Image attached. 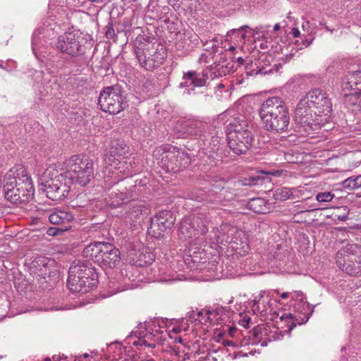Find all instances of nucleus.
I'll use <instances>...</instances> for the list:
<instances>
[{
	"mask_svg": "<svg viewBox=\"0 0 361 361\" xmlns=\"http://www.w3.org/2000/svg\"><path fill=\"white\" fill-rule=\"evenodd\" d=\"M45 361H51V359L49 357L46 358Z\"/></svg>",
	"mask_w": 361,
	"mask_h": 361,
	"instance_id": "nucleus-61",
	"label": "nucleus"
},
{
	"mask_svg": "<svg viewBox=\"0 0 361 361\" xmlns=\"http://www.w3.org/2000/svg\"><path fill=\"white\" fill-rule=\"evenodd\" d=\"M60 166L56 164H49L46 169L37 171L39 190L45 193L47 197L54 201H59L66 197L70 192V186L66 183V178L57 173Z\"/></svg>",
	"mask_w": 361,
	"mask_h": 361,
	"instance_id": "nucleus-2",
	"label": "nucleus"
},
{
	"mask_svg": "<svg viewBox=\"0 0 361 361\" xmlns=\"http://www.w3.org/2000/svg\"><path fill=\"white\" fill-rule=\"evenodd\" d=\"M293 298L299 301L298 304L295 305V310L302 313L304 315V317L301 319V320H299L296 316L293 317L292 314H289L288 316H287V319H290L293 320L292 324L290 326V329H293V328L297 324H301L306 322L309 319L308 312H306V310H309V304H307L306 302H304L305 298L302 292H294Z\"/></svg>",
	"mask_w": 361,
	"mask_h": 361,
	"instance_id": "nucleus-18",
	"label": "nucleus"
},
{
	"mask_svg": "<svg viewBox=\"0 0 361 361\" xmlns=\"http://www.w3.org/2000/svg\"><path fill=\"white\" fill-rule=\"evenodd\" d=\"M194 226L191 224L188 216L182 219L179 225L180 238L186 240L196 236Z\"/></svg>",
	"mask_w": 361,
	"mask_h": 361,
	"instance_id": "nucleus-28",
	"label": "nucleus"
},
{
	"mask_svg": "<svg viewBox=\"0 0 361 361\" xmlns=\"http://www.w3.org/2000/svg\"><path fill=\"white\" fill-rule=\"evenodd\" d=\"M149 209L142 202H133L129 205L128 210L125 213L124 219L126 224L132 226L140 224L147 217Z\"/></svg>",
	"mask_w": 361,
	"mask_h": 361,
	"instance_id": "nucleus-13",
	"label": "nucleus"
},
{
	"mask_svg": "<svg viewBox=\"0 0 361 361\" xmlns=\"http://www.w3.org/2000/svg\"><path fill=\"white\" fill-rule=\"evenodd\" d=\"M73 219V216L71 212L62 210H56L49 216V220L52 224H66Z\"/></svg>",
	"mask_w": 361,
	"mask_h": 361,
	"instance_id": "nucleus-27",
	"label": "nucleus"
},
{
	"mask_svg": "<svg viewBox=\"0 0 361 361\" xmlns=\"http://www.w3.org/2000/svg\"><path fill=\"white\" fill-rule=\"evenodd\" d=\"M173 331L174 332H176V333H178V332H179V331H180V330H179L178 329H176V328H174V329H173Z\"/></svg>",
	"mask_w": 361,
	"mask_h": 361,
	"instance_id": "nucleus-56",
	"label": "nucleus"
},
{
	"mask_svg": "<svg viewBox=\"0 0 361 361\" xmlns=\"http://www.w3.org/2000/svg\"><path fill=\"white\" fill-rule=\"evenodd\" d=\"M154 255L147 249H143L140 251L136 263L140 267L147 266L151 264L154 260Z\"/></svg>",
	"mask_w": 361,
	"mask_h": 361,
	"instance_id": "nucleus-30",
	"label": "nucleus"
},
{
	"mask_svg": "<svg viewBox=\"0 0 361 361\" xmlns=\"http://www.w3.org/2000/svg\"><path fill=\"white\" fill-rule=\"evenodd\" d=\"M205 314H206L207 315H209V314H211V312H210V311H206Z\"/></svg>",
	"mask_w": 361,
	"mask_h": 361,
	"instance_id": "nucleus-57",
	"label": "nucleus"
},
{
	"mask_svg": "<svg viewBox=\"0 0 361 361\" xmlns=\"http://www.w3.org/2000/svg\"><path fill=\"white\" fill-rule=\"evenodd\" d=\"M238 61L240 64H242V63H243L244 60H243V59L242 57H239V58H238Z\"/></svg>",
	"mask_w": 361,
	"mask_h": 361,
	"instance_id": "nucleus-54",
	"label": "nucleus"
},
{
	"mask_svg": "<svg viewBox=\"0 0 361 361\" xmlns=\"http://www.w3.org/2000/svg\"><path fill=\"white\" fill-rule=\"evenodd\" d=\"M223 345H224V346H230V345L234 346V345H235V344L233 343V341H228V340H226V341H223Z\"/></svg>",
	"mask_w": 361,
	"mask_h": 361,
	"instance_id": "nucleus-47",
	"label": "nucleus"
},
{
	"mask_svg": "<svg viewBox=\"0 0 361 361\" xmlns=\"http://www.w3.org/2000/svg\"><path fill=\"white\" fill-rule=\"evenodd\" d=\"M229 49H230V50H231V51H233V50H234V49H235V48H234L233 47H231L229 48Z\"/></svg>",
	"mask_w": 361,
	"mask_h": 361,
	"instance_id": "nucleus-59",
	"label": "nucleus"
},
{
	"mask_svg": "<svg viewBox=\"0 0 361 361\" xmlns=\"http://www.w3.org/2000/svg\"><path fill=\"white\" fill-rule=\"evenodd\" d=\"M355 185L356 189L361 188V176H354Z\"/></svg>",
	"mask_w": 361,
	"mask_h": 361,
	"instance_id": "nucleus-44",
	"label": "nucleus"
},
{
	"mask_svg": "<svg viewBox=\"0 0 361 361\" xmlns=\"http://www.w3.org/2000/svg\"><path fill=\"white\" fill-rule=\"evenodd\" d=\"M292 194L293 193L290 189L288 188H281L276 189L274 192L273 196L276 200L285 201L288 200Z\"/></svg>",
	"mask_w": 361,
	"mask_h": 361,
	"instance_id": "nucleus-32",
	"label": "nucleus"
},
{
	"mask_svg": "<svg viewBox=\"0 0 361 361\" xmlns=\"http://www.w3.org/2000/svg\"><path fill=\"white\" fill-rule=\"evenodd\" d=\"M262 172L265 174H269V175L279 177V176H282L283 173L285 172V171H283L282 169H279V170H271L269 171H262Z\"/></svg>",
	"mask_w": 361,
	"mask_h": 361,
	"instance_id": "nucleus-41",
	"label": "nucleus"
},
{
	"mask_svg": "<svg viewBox=\"0 0 361 361\" xmlns=\"http://www.w3.org/2000/svg\"><path fill=\"white\" fill-rule=\"evenodd\" d=\"M106 242H94L87 245L83 250V255L93 259L95 262H98L99 256L102 253L103 248L106 245Z\"/></svg>",
	"mask_w": 361,
	"mask_h": 361,
	"instance_id": "nucleus-23",
	"label": "nucleus"
},
{
	"mask_svg": "<svg viewBox=\"0 0 361 361\" xmlns=\"http://www.w3.org/2000/svg\"><path fill=\"white\" fill-rule=\"evenodd\" d=\"M319 116L301 98L295 108L293 118L297 127L302 128L305 132L310 134L320 128V123L317 118Z\"/></svg>",
	"mask_w": 361,
	"mask_h": 361,
	"instance_id": "nucleus-7",
	"label": "nucleus"
},
{
	"mask_svg": "<svg viewBox=\"0 0 361 361\" xmlns=\"http://www.w3.org/2000/svg\"><path fill=\"white\" fill-rule=\"evenodd\" d=\"M334 197V194L330 192H322L316 195V200L319 202H329Z\"/></svg>",
	"mask_w": 361,
	"mask_h": 361,
	"instance_id": "nucleus-34",
	"label": "nucleus"
},
{
	"mask_svg": "<svg viewBox=\"0 0 361 361\" xmlns=\"http://www.w3.org/2000/svg\"><path fill=\"white\" fill-rule=\"evenodd\" d=\"M338 210H342L341 213L334 212L332 214V219L334 221H345L348 219V214L350 212L349 209L347 207H341L338 208Z\"/></svg>",
	"mask_w": 361,
	"mask_h": 361,
	"instance_id": "nucleus-33",
	"label": "nucleus"
},
{
	"mask_svg": "<svg viewBox=\"0 0 361 361\" xmlns=\"http://www.w3.org/2000/svg\"><path fill=\"white\" fill-rule=\"evenodd\" d=\"M354 78H356V82L357 83V92H361V70L350 72Z\"/></svg>",
	"mask_w": 361,
	"mask_h": 361,
	"instance_id": "nucleus-39",
	"label": "nucleus"
},
{
	"mask_svg": "<svg viewBox=\"0 0 361 361\" xmlns=\"http://www.w3.org/2000/svg\"><path fill=\"white\" fill-rule=\"evenodd\" d=\"M53 261L45 257H39L35 258L31 263L30 267V275L38 281L50 277L52 274L50 263L53 264Z\"/></svg>",
	"mask_w": 361,
	"mask_h": 361,
	"instance_id": "nucleus-15",
	"label": "nucleus"
},
{
	"mask_svg": "<svg viewBox=\"0 0 361 361\" xmlns=\"http://www.w3.org/2000/svg\"><path fill=\"white\" fill-rule=\"evenodd\" d=\"M133 345L135 346L145 345L151 348H154L156 346L154 343H148L144 338H138L136 341H133Z\"/></svg>",
	"mask_w": 361,
	"mask_h": 361,
	"instance_id": "nucleus-38",
	"label": "nucleus"
},
{
	"mask_svg": "<svg viewBox=\"0 0 361 361\" xmlns=\"http://www.w3.org/2000/svg\"><path fill=\"white\" fill-rule=\"evenodd\" d=\"M82 37L73 32H65L59 36L54 47L62 54L73 57L81 56L85 52V49L82 44Z\"/></svg>",
	"mask_w": 361,
	"mask_h": 361,
	"instance_id": "nucleus-9",
	"label": "nucleus"
},
{
	"mask_svg": "<svg viewBox=\"0 0 361 361\" xmlns=\"http://www.w3.org/2000/svg\"><path fill=\"white\" fill-rule=\"evenodd\" d=\"M42 35V30L40 28H37L35 30L32 36V46H35L38 43V39H39V35Z\"/></svg>",
	"mask_w": 361,
	"mask_h": 361,
	"instance_id": "nucleus-40",
	"label": "nucleus"
},
{
	"mask_svg": "<svg viewBox=\"0 0 361 361\" xmlns=\"http://www.w3.org/2000/svg\"><path fill=\"white\" fill-rule=\"evenodd\" d=\"M264 127L273 133H281L288 130L290 116L283 100L279 97L266 99L259 109Z\"/></svg>",
	"mask_w": 361,
	"mask_h": 361,
	"instance_id": "nucleus-1",
	"label": "nucleus"
},
{
	"mask_svg": "<svg viewBox=\"0 0 361 361\" xmlns=\"http://www.w3.org/2000/svg\"><path fill=\"white\" fill-rule=\"evenodd\" d=\"M204 314V311L201 310L197 312V316H198V317H202Z\"/></svg>",
	"mask_w": 361,
	"mask_h": 361,
	"instance_id": "nucleus-53",
	"label": "nucleus"
},
{
	"mask_svg": "<svg viewBox=\"0 0 361 361\" xmlns=\"http://www.w3.org/2000/svg\"><path fill=\"white\" fill-rule=\"evenodd\" d=\"M129 147L120 140H115L111 142L109 148L106 149V156L109 158H116V157H123L127 158L126 154L128 152Z\"/></svg>",
	"mask_w": 361,
	"mask_h": 361,
	"instance_id": "nucleus-22",
	"label": "nucleus"
},
{
	"mask_svg": "<svg viewBox=\"0 0 361 361\" xmlns=\"http://www.w3.org/2000/svg\"><path fill=\"white\" fill-rule=\"evenodd\" d=\"M300 154L298 152L295 153L293 150H290V152H283V156L286 158L287 157H295V158H298Z\"/></svg>",
	"mask_w": 361,
	"mask_h": 361,
	"instance_id": "nucleus-43",
	"label": "nucleus"
},
{
	"mask_svg": "<svg viewBox=\"0 0 361 361\" xmlns=\"http://www.w3.org/2000/svg\"><path fill=\"white\" fill-rule=\"evenodd\" d=\"M173 225L172 214L169 211L163 210L159 212L151 219L148 233L155 238H159L164 233L171 228Z\"/></svg>",
	"mask_w": 361,
	"mask_h": 361,
	"instance_id": "nucleus-12",
	"label": "nucleus"
},
{
	"mask_svg": "<svg viewBox=\"0 0 361 361\" xmlns=\"http://www.w3.org/2000/svg\"><path fill=\"white\" fill-rule=\"evenodd\" d=\"M343 188H348L350 190L356 189V186L355 185L354 176H351L350 178L344 180L341 183Z\"/></svg>",
	"mask_w": 361,
	"mask_h": 361,
	"instance_id": "nucleus-37",
	"label": "nucleus"
},
{
	"mask_svg": "<svg viewBox=\"0 0 361 361\" xmlns=\"http://www.w3.org/2000/svg\"><path fill=\"white\" fill-rule=\"evenodd\" d=\"M54 361H58L59 357H56V358L55 357H54Z\"/></svg>",
	"mask_w": 361,
	"mask_h": 361,
	"instance_id": "nucleus-60",
	"label": "nucleus"
},
{
	"mask_svg": "<svg viewBox=\"0 0 361 361\" xmlns=\"http://www.w3.org/2000/svg\"><path fill=\"white\" fill-rule=\"evenodd\" d=\"M353 248V245H347L345 247L340 250L336 253V262L343 270H345L350 274H353V266L352 257L353 255L350 254Z\"/></svg>",
	"mask_w": 361,
	"mask_h": 361,
	"instance_id": "nucleus-19",
	"label": "nucleus"
},
{
	"mask_svg": "<svg viewBox=\"0 0 361 361\" xmlns=\"http://www.w3.org/2000/svg\"><path fill=\"white\" fill-rule=\"evenodd\" d=\"M191 90L193 91L194 90L192 88L191 90H188L187 94H191Z\"/></svg>",
	"mask_w": 361,
	"mask_h": 361,
	"instance_id": "nucleus-55",
	"label": "nucleus"
},
{
	"mask_svg": "<svg viewBox=\"0 0 361 361\" xmlns=\"http://www.w3.org/2000/svg\"><path fill=\"white\" fill-rule=\"evenodd\" d=\"M140 66L147 71H153L164 62L166 54L164 48H154L149 44L142 43L135 49Z\"/></svg>",
	"mask_w": 361,
	"mask_h": 361,
	"instance_id": "nucleus-5",
	"label": "nucleus"
},
{
	"mask_svg": "<svg viewBox=\"0 0 361 361\" xmlns=\"http://www.w3.org/2000/svg\"><path fill=\"white\" fill-rule=\"evenodd\" d=\"M99 256L98 264L103 269L116 267L120 262V251L113 244L106 243Z\"/></svg>",
	"mask_w": 361,
	"mask_h": 361,
	"instance_id": "nucleus-14",
	"label": "nucleus"
},
{
	"mask_svg": "<svg viewBox=\"0 0 361 361\" xmlns=\"http://www.w3.org/2000/svg\"><path fill=\"white\" fill-rule=\"evenodd\" d=\"M188 218L195 228L196 235L205 234L208 231V220L204 215H192Z\"/></svg>",
	"mask_w": 361,
	"mask_h": 361,
	"instance_id": "nucleus-25",
	"label": "nucleus"
},
{
	"mask_svg": "<svg viewBox=\"0 0 361 361\" xmlns=\"http://www.w3.org/2000/svg\"><path fill=\"white\" fill-rule=\"evenodd\" d=\"M289 295H290V293L285 292L281 295V298L283 299H286L288 298Z\"/></svg>",
	"mask_w": 361,
	"mask_h": 361,
	"instance_id": "nucleus-49",
	"label": "nucleus"
},
{
	"mask_svg": "<svg viewBox=\"0 0 361 361\" xmlns=\"http://www.w3.org/2000/svg\"><path fill=\"white\" fill-rule=\"evenodd\" d=\"M84 357H89V355H88L87 353H85V354H84Z\"/></svg>",
	"mask_w": 361,
	"mask_h": 361,
	"instance_id": "nucleus-58",
	"label": "nucleus"
},
{
	"mask_svg": "<svg viewBox=\"0 0 361 361\" xmlns=\"http://www.w3.org/2000/svg\"><path fill=\"white\" fill-rule=\"evenodd\" d=\"M180 136L186 137H201L207 130V124L195 118H182L175 126Z\"/></svg>",
	"mask_w": 361,
	"mask_h": 361,
	"instance_id": "nucleus-11",
	"label": "nucleus"
},
{
	"mask_svg": "<svg viewBox=\"0 0 361 361\" xmlns=\"http://www.w3.org/2000/svg\"><path fill=\"white\" fill-rule=\"evenodd\" d=\"M207 75L204 73L200 75V73H197L195 71H188L183 75V80L185 82L180 83V87H189L192 85L194 87H202L206 84Z\"/></svg>",
	"mask_w": 361,
	"mask_h": 361,
	"instance_id": "nucleus-21",
	"label": "nucleus"
},
{
	"mask_svg": "<svg viewBox=\"0 0 361 361\" xmlns=\"http://www.w3.org/2000/svg\"><path fill=\"white\" fill-rule=\"evenodd\" d=\"M153 156L156 158L161 157L166 159L181 157L179 149L176 147L169 145H163L157 147L154 151Z\"/></svg>",
	"mask_w": 361,
	"mask_h": 361,
	"instance_id": "nucleus-24",
	"label": "nucleus"
},
{
	"mask_svg": "<svg viewBox=\"0 0 361 361\" xmlns=\"http://www.w3.org/2000/svg\"><path fill=\"white\" fill-rule=\"evenodd\" d=\"M337 157V156H336V155H333L331 158H335V157Z\"/></svg>",
	"mask_w": 361,
	"mask_h": 361,
	"instance_id": "nucleus-62",
	"label": "nucleus"
},
{
	"mask_svg": "<svg viewBox=\"0 0 361 361\" xmlns=\"http://www.w3.org/2000/svg\"><path fill=\"white\" fill-rule=\"evenodd\" d=\"M356 78L350 74L349 72L345 75L341 82V87L343 92H357V83L356 82Z\"/></svg>",
	"mask_w": 361,
	"mask_h": 361,
	"instance_id": "nucleus-29",
	"label": "nucleus"
},
{
	"mask_svg": "<svg viewBox=\"0 0 361 361\" xmlns=\"http://www.w3.org/2000/svg\"><path fill=\"white\" fill-rule=\"evenodd\" d=\"M247 121L243 116L233 118L226 127V135L228 145L234 147L238 140V134L242 133L244 130H249Z\"/></svg>",
	"mask_w": 361,
	"mask_h": 361,
	"instance_id": "nucleus-16",
	"label": "nucleus"
},
{
	"mask_svg": "<svg viewBox=\"0 0 361 361\" xmlns=\"http://www.w3.org/2000/svg\"><path fill=\"white\" fill-rule=\"evenodd\" d=\"M305 102L313 108L316 114L328 116L332 110V104L327 94L322 90L315 88L302 97Z\"/></svg>",
	"mask_w": 361,
	"mask_h": 361,
	"instance_id": "nucleus-10",
	"label": "nucleus"
},
{
	"mask_svg": "<svg viewBox=\"0 0 361 361\" xmlns=\"http://www.w3.org/2000/svg\"><path fill=\"white\" fill-rule=\"evenodd\" d=\"M4 190L6 199L13 204L27 202L34 195V188L30 183L17 185L15 179L7 182Z\"/></svg>",
	"mask_w": 361,
	"mask_h": 361,
	"instance_id": "nucleus-8",
	"label": "nucleus"
},
{
	"mask_svg": "<svg viewBox=\"0 0 361 361\" xmlns=\"http://www.w3.org/2000/svg\"><path fill=\"white\" fill-rule=\"evenodd\" d=\"M242 231L228 224H223L217 230L216 240L220 243H236Z\"/></svg>",
	"mask_w": 361,
	"mask_h": 361,
	"instance_id": "nucleus-17",
	"label": "nucleus"
},
{
	"mask_svg": "<svg viewBox=\"0 0 361 361\" xmlns=\"http://www.w3.org/2000/svg\"><path fill=\"white\" fill-rule=\"evenodd\" d=\"M65 164L66 167H60V171L66 170L75 183L85 186L92 178L94 169L92 160L66 159Z\"/></svg>",
	"mask_w": 361,
	"mask_h": 361,
	"instance_id": "nucleus-6",
	"label": "nucleus"
},
{
	"mask_svg": "<svg viewBox=\"0 0 361 361\" xmlns=\"http://www.w3.org/2000/svg\"><path fill=\"white\" fill-rule=\"evenodd\" d=\"M97 283V274L87 260H75L68 271L67 287L71 292L85 293Z\"/></svg>",
	"mask_w": 361,
	"mask_h": 361,
	"instance_id": "nucleus-3",
	"label": "nucleus"
},
{
	"mask_svg": "<svg viewBox=\"0 0 361 361\" xmlns=\"http://www.w3.org/2000/svg\"><path fill=\"white\" fill-rule=\"evenodd\" d=\"M344 104L353 111H360L361 103V92H343Z\"/></svg>",
	"mask_w": 361,
	"mask_h": 361,
	"instance_id": "nucleus-26",
	"label": "nucleus"
},
{
	"mask_svg": "<svg viewBox=\"0 0 361 361\" xmlns=\"http://www.w3.org/2000/svg\"><path fill=\"white\" fill-rule=\"evenodd\" d=\"M175 341L181 343H183V339L180 337H176L175 338Z\"/></svg>",
	"mask_w": 361,
	"mask_h": 361,
	"instance_id": "nucleus-52",
	"label": "nucleus"
},
{
	"mask_svg": "<svg viewBox=\"0 0 361 361\" xmlns=\"http://www.w3.org/2000/svg\"><path fill=\"white\" fill-rule=\"evenodd\" d=\"M280 27H281V26H280L279 23H276L274 26V31H278V30H280Z\"/></svg>",
	"mask_w": 361,
	"mask_h": 361,
	"instance_id": "nucleus-50",
	"label": "nucleus"
},
{
	"mask_svg": "<svg viewBox=\"0 0 361 361\" xmlns=\"http://www.w3.org/2000/svg\"><path fill=\"white\" fill-rule=\"evenodd\" d=\"M121 86L105 87L99 97L101 109L111 114H117L128 106L126 97Z\"/></svg>",
	"mask_w": 361,
	"mask_h": 361,
	"instance_id": "nucleus-4",
	"label": "nucleus"
},
{
	"mask_svg": "<svg viewBox=\"0 0 361 361\" xmlns=\"http://www.w3.org/2000/svg\"><path fill=\"white\" fill-rule=\"evenodd\" d=\"M119 198L121 200V203L123 202V201L126 200V197H125V195L122 192L120 193V197Z\"/></svg>",
	"mask_w": 361,
	"mask_h": 361,
	"instance_id": "nucleus-51",
	"label": "nucleus"
},
{
	"mask_svg": "<svg viewBox=\"0 0 361 361\" xmlns=\"http://www.w3.org/2000/svg\"><path fill=\"white\" fill-rule=\"evenodd\" d=\"M70 228L69 226H63L59 227H50L47 229V233L50 236H56L59 234L62 233L65 231H68Z\"/></svg>",
	"mask_w": 361,
	"mask_h": 361,
	"instance_id": "nucleus-35",
	"label": "nucleus"
},
{
	"mask_svg": "<svg viewBox=\"0 0 361 361\" xmlns=\"http://www.w3.org/2000/svg\"><path fill=\"white\" fill-rule=\"evenodd\" d=\"M252 140V134L250 130H244L243 133L238 134L236 145L233 147L228 145L231 150L236 155L245 154L248 150V147L251 145Z\"/></svg>",
	"mask_w": 361,
	"mask_h": 361,
	"instance_id": "nucleus-20",
	"label": "nucleus"
},
{
	"mask_svg": "<svg viewBox=\"0 0 361 361\" xmlns=\"http://www.w3.org/2000/svg\"><path fill=\"white\" fill-rule=\"evenodd\" d=\"M249 208L255 213H265L264 201L262 198H254L249 202Z\"/></svg>",
	"mask_w": 361,
	"mask_h": 361,
	"instance_id": "nucleus-31",
	"label": "nucleus"
},
{
	"mask_svg": "<svg viewBox=\"0 0 361 361\" xmlns=\"http://www.w3.org/2000/svg\"><path fill=\"white\" fill-rule=\"evenodd\" d=\"M291 33H292L293 36L294 37H295V38L298 37L300 36V30L298 28H296V27H293L292 29Z\"/></svg>",
	"mask_w": 361,
	"mask_h": 361,
	"instance_id": "nucleus-46",
	"label": "nucleus"
},
{
	"mask_svg": "<svg viewBox=\"0 0 361 361\" xmlns=\"http://www.w3.org/2000/svg\"><path fill=\"white\" fill-rule=\"evenodd\" d=\"M262 297H263L262 293H260L258 296H256L255 298L253 300V306L257 305L259 302V301L262 298Z\"/></svg>",
	"mask_w": 361,
	"mask_h": 361,
	"instance_id": "nucleus-45",
	"label": "nucleus"
},
{
	"mask_svg": "<svg viewBox=\"0 0 361 361\" xmlns=\"http://www.w3.org/2000/svg\"><path fill=\"white\" fill-rule=\"evenodd\" d=\"M105 35L107 39H113L114 41L116 40V35L112 23H109L105 27Z\"/></svg>",
	"mask_w": 361,
	"mask_h": 361,
	"instance_id": "nucleus-36",
	"label": "nucleus"
},
{
	"mask_svg": "<svg viewBox=\"0 0 361 361\" xmlns=\"http://www.w3.org/2000/svg\"><path fill=\"white\" fill-rule=\"evenodd\" d=\"M313 38L307 39L303 42V44L306 47L309 46L312 42Z\"/></svg>",
	"mask_w": 361,
	"mask_h": 361,
	"instance_id": "nucleus-48",
	"label": "nucleus"
},
{
	"mask_svg": "<svg viewBox=\"0 0 361 361\" xmlns=\"http://www.w3.org/2000/svg\"><path fill=\"white\" fill-rule=\"evenodd\" d=\"M269 27H270L269 25L266 26V27H264L263 26L257 27L255 29V35H258L264 36V35L266 32V28Z\"/></svg>",
	"mask_w": 361,
	"mask_h": 361,
	"instance_id": "nucleus-42",
	"label": "nucleus"
}]
</instances>
